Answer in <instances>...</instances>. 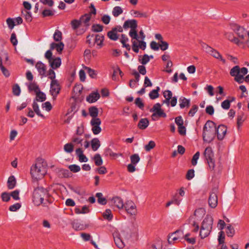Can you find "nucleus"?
I'll return each instance as SVG.
<instances>
[{"label": "nucleus", "mask_w": 249, "mask_h": 249, "mask_svg": "<svg viewBox=\"0 0 249 249\" xmlns=\"http://www.w3.org/2000/svg\"><path fill=\"white\" fill-rule=\"evenodd\" d=\"M234 100V98L232 97L231 100H225L221 103V107L224 109H229L230 107L231 103Z\"/></svg>", "instance_id": "58836bf2"}, {"label": "nucleus", "mask_w": 249, "mask_h": 249, "mask_svg": "<svg viewBox=\"0 0 249 249\" xmlns=\"http://www.w3.org/2000/svg\"><path fill=\"white\" fill-rule=\"evenodd\" d=\"M71 24L72 28L75 30L79 27L81 23L80 20L74 19L71 21Z\"/></svg>", "instance_id": "338daca9"}, {"label": "nucleus", "mask_w": 249, "mask_h": 249, "mask_svg": "<svg viewBox=\"0 0 249 249\" xmlns=\"http://www.w3.org/2000/svg\"><path fill=\"white\" fill-rule=\"evenodd\" d=\"M6 23L8 25L9 28L11 30L13 29L16 25L15 21L13 18H8L6 19Z\"/></svg>", "instance_id": "680f3d73"}, {"label": "nucleus", "mask_w": 249, "mask_h": 249, "mask_svg": "<svg viewBox=\"0 0 249 249\" xmlns=\"http://www.w3.org/2000/svg\"><path fill=\"white\" fill-rule=\"evenodd\" d=\"M227 127L223 124L219 125L217 127H216V134L217 139L219 140H222L227 133Z\"/></svg>", "instance_id": "4468645a"}, {"label": "nucleus", "mask_w": 249, "mask_h": 249, "mask_svg": "<svg viewBox=\"0 0 249 249\" xmlns=\"http://www.w3.org/2000/svg\"><path fill=\"white\" fill-rule=\"evenodd\" d=\"M213 223V218L211 216L207 215L206 217L203 220L202 223V227H204V228L208 229L210 230L212 229Z\"/></svg>", "instance_id": "dca6fc26"}, {"label": "nucleus", "mask_w": 249, "mask_h": 249, "mask_svg": "<svg viewBox=\"0 0 249 249\" xmlns=\"http://www.w3.org/2000/svg\"><path fill=\"white\" fill-rule=\"evenodd\" d=\"M198 110V107L197 106L195 105L192 106V107L190 110L188 114L190 116L193 117L194 116L195 113L196 112V111Z\"/></svg>", "instance_id": "774afa93"}, {"label": "nucleus", "mask_w": 249, "mask_h": 249, "mask_svg": "<svg viewBox=\"0 0 249 249\" xmlns=\"http://www.w3.org/2000/svg\"><path fill=\"white\" fill-rule=\"evenodd\" d=\"M13 93L16 96H19L20 94V89L18 85L15 84L13 87Z\"/></svg>", "instance_id": "6e6d98bb"}, {"label": "nucleus", "mask_w": 249, "mask_h": 249, "mask_svg": "<svg viewBox=\"0 0 249 249\" xmlns=\"http://www.w3.org/2000/svg\"><path fill=\"white\" fill-rule=\"evenodd\" d=\"M208 203L210 207L212 208H214L217 206V196L215 193L212 192L210 194L208 199Z\"/></svg>", "instance_id": "f3484780"}, {"label": "nucleus", "mask_w": 249, "mask_h": 249, "mask_svg": "<svg viewBox=\"0 0 249 249\" xmlns=\"http://www.w3.org/2000/svg\"><path fill=\"white\" fill-rule=\"evenodd\" d=\"M216 135V124L211 121H208L203 127V139L205 142H212Z\"/></svg>", "instance_id": "f03ea898"}, {"label": "nucleus", "mask_w": 249, "mask_h": 249, "mask_svg": "<svg viewBox=\"0 0 249 249\" xmlns=\"http://www.w3.org/2000/svg\"><path fill=\"white\" fill-rule=\"evenodd\" d=\"M93 160L96 166H100L103 164V160L100 155L99 154H96L94 155Z\"/></svg>", "instance_id": "a19ab883"}, {"label": "nucleus", "mask_w": 249, "mask_h": 249, "mask_svg": "<svg viewBox=\"0 0 249 249\" xmlns=\"http://www.w3.org/2000/svg\"><path fill=\"white\" fill-rule=\"evenodd\" d=\"M91 6L93 8V10L90 12L82 16L80 19L81 24H83L84 26L86 27L89 26V21L91 19V14H96V9L95 7L92 4Z\"/></svg>", "instance_id": "9b49d317"}, {"label": "nucleus", "mask_w": 249, "mask_h": 249, "mask_svg": "<svg viewBox=\"0 0 249 249\" xmlns=\"http://www.w3.org/2000/svg\"><path fill=\"white\" fill-rule=\"evenodd\" d=\"M111 205L116 207L119 209H122L124 207V204L122 198L118 196L114 197L111 200Z\"/></svg>", "instance_id": "a211bd4d"}, {"label": "nucleus", "mask_w": 249, "mask_h": 249, "mask_svg": "<svg viewBox=\"0 0 249 249\" xmlns=\"http://www.w3.org/2000/svg\"><path fill=\"white\" fill-rule=\"evenodd\" d=\"M36 68L42 77L46 76V67L44 64L41 61H38L36 64Z\"/></svg>", "instance_id": "2eb2a0df"}, {"label": "nucleus", "mask_w": 249, "mask_h": 249, "mask_svg": "<svg viewBox=\"0 0 249 249\" xmlns=\"http://www.w3.org/2000/svg\"><path fill=\"white\" fill-rule=\"evenodd\" d=\"M130 13L134 18H147L148 16L146 13L134 10H131Z\"/></svg>", "instance_id": "b1692460"}, {"label": "nucleus", "mask_w": 249, "mask_h": 249, "mask_svg": "<svg viewBox=\"0 0 249 249\" xmlns=\"http://www.w3.org/2000/svg\"><path fill=\"white\" fill-rule=\"evenodd\" d=\"M47 172L46 165L42 160H37L36 162L31 167L30 173L33 178L38 179L42 178Z\"/></svg>", "instance_id": "7ed1b4c3"}, {"label": "nucleus", "mask_w": 249, "mask_h": 249, "mask_svg": "<svg viewBox=\"0 0 249 249\" xmlns=\"http://www.w3.org/2000/svg\"><path fill=\"white\" fill-rule=\"evenodd\" d=\"M89 111L90 116L92 117V119L98 118V109L96 107L93 106L89 107Z\"/></svg>", "instance_id": "7c9ffc66"}, {"label": "nucleus", "mask_w": 249, "mask_h": 249, "mask_svg": "<svg viewBox=\"0 0 249 249\" xmlns=\"http://www.w3.org/2000/svg\"><path fill=\"white\" fill-rule=\"evenodd\" d=\"M160 90L159 87H157L156 89H153L149 93V97L151 99L154 100L159 97V91Z\"/></svg>", "instance_id": "2f4dec72"}, {"label": "nucleus", "mask_w": 249, "mask_h": 249, "mask_svg": "<svg viewBox=\"0 0 249 249\" xmlns=\"http://www.w3.org/2000/svg\"><path fill=\"white\" fill-rule=\"evenodd\" d=\"M84 139L82 138V136L78 135H73L71 138V142L72 143L74 146L77 147H81L83 145V141Z\"/></svg>", "instance_id": "aec40b11"}, {"label": "nucleus", "mask_w": 249, "mask_h": 249, "mask_svg": "<svg viewBox=\"0 0 249 249\" xmlns=\"http://www.w3.org/2000/svg\"><path fill=\"white\" fill-rule=\"evenodd\" d=\"M74 145L71 142L65 144L64 146V151L68 153H71L73 151Z\"/></svg>", "instance_id": "e433bc0d"}, {"label": "nucleus", "mask_w": 249, "mask_h": 249, "mask_svg": "<svg viewBox=\"0 0 249 249\" xmlns=\"http://www.w3.org/2000/svg\"><path fill=\"white\" fill-rule=\"evenodd\" d=\"M195 176V171L194 169H190L188 171L186 178L188 180L192 179Z\"/></svg>", "instance_id": "e2e57ef3"}, {"label": "nucleus", "mask_w": 249, "mask_h": 249, "mask_svg": "<svg viewBox=\"0 0 249 249\" xmlns=\"http://www.w3.org/2000/svg\"><path fill=\"white\" fill-rule=\"evenodd\" d=\"M179 106L180 108L188 107L190 105V100L181 96L179 98Z\"/></svg>", "instance_id": "5701e85b"}, {"label": "nucleus", "mask_w": 249, "mask_h": 249, "mask_svg": "<svg viewBox=\"0 0 249 249\" xmlns=\"http://www.w3.org/2000/svg\"><path fill=\"white\" fill-rule=\"evenodd\" d=\"M107 36L110 39L114 41H116L118 39L117 33L113 30H111L107 33Z\"/></svg>", "instance_id": "ea45409f"}, {"label": "nucleus", "mask_w": 249, "mask_h": 249, "mask_svg": "<svg viewBox=\"0 0 249 249\" xmlns=\"http://www.w3.org/2000/svg\"><path fill=\"white\" fill-rule=\"evenodd\" d=\"M50 195L48 190L43 187L36 188L33 194V201L36 206H39L43 203L44 201L50 202Z\"/></svg>", "instance_id": "f257e3e1"}, {"label": "nucleus", "mask_w": 249, "mask_h": 249, "mask_svg": "<svg viewBox=\"0 0 249 249\" xmlns=\"http://www.w3.org/2000/svg\"><path fill=\"white\" fill-rule=\"evenodd\" d=\"M61 88L57 80L52 81L50 84V92L53 100H55L59 93Z\"/></svg>", "instance_id": "1a4fd4ad"}, {"label": "nucleus", "mask_w": 249, "mask_h": 249, "mask_svg": "<svg viewBox=\"0 0 249 249\" xmlns=\"http://www.w3.org/2000/svg\"><path fill=\"white\" fill-rule=\"evenodd\" d=\"M184 236L183 231L181 230H177L168 235V242L169 244H173L177 241L182 239Z\"/></svg>", "instance_id": "6e6552de"}, {"label": "nucleus", "mask_w": 249, "mask_h": 249, "mask_svg": "<svg viewBox=\"0 0 249 249\" xmlns=\"http://www.w3.org/2000/svg\"><path fill=\"white\" fill-rule=\"evenodd\" d=\"M1 198L3 202H8L10 200L11 195L7 192H3L1 194Z\"/></svg>", "instance_id": "09e8293b"}, {"label": "nucleus", "mask_w": 249, "mask_h": 249, "mask_svg": "<svg viewBox=\"0 0 249 249\" xmlns=\"http://www.w3.org/2000/svg\"><path fill=\"white\" fill-rule=\"evenodd\" d=\"M149 122L147 118H142L140 120L139 123L138 124V127L140 129L143 130L147 127V126L149 125Z\"/></svg>", "instance_id": "393cba45"}, {"label": "nucleus", "mask_w": 249, "mask_h": 249, "mask_svg": "<svg viewBox=\"0 0 249 249\" xmlns=\"http://www.w3.org/2000/svg\"><path fill=\"white\" fill-rule=\"evenodd\" d=\"M149 61L150 56L146 54H144L142 58L140 60V62L143 65L146 64Z\"/></svg>", "instance_id": "bf43d9fd"}, {"label": "nucleus", "mask_w": 249, "mask_h": 249, "mask_svg": "<svg viewBox=\"0 0 249 249\" xmlns=\"http://www.w3.org/2000/svg\"><path fill=\"white\" fill-rule=\"evenodd\" d=\"M123 12L122 8L119 6L114 7L113 8L112 14L114 17H117Z\"/></svg>", "instance_id": "c9c22d12"}, {"label": "nucleus", "mask_w": 249, "mask_h": 249, "mask_svg": "<svg viewBox=\"0 0 249 249\" xmlns=\"http://www.w3.org/2000/svg\"><path fill=\"white\" fill-rule=\"evenodd\" d=\"M124 207L127 213L130 215H136L137 213V208L135 204L131 200L127 201L124 204Z\"/></svg>", "instance_id": "f8f14e48"}, {"label": "nucleus", "mask_w": 249, "mask_h": 249, "mask_svg": "<svg viewBox=\"0 0 249 249\" xmlns=\"http://www.w3.org/2000/svg\"><path fill=\"white\" fill-rule=\"evenodd\" d=\"M64 47V44L62 42H60L58 43H52L51 44V49H56L59 53L63 50Z\"/></svg>", "instance_id": "bb28decb"}, {"label": "nucleus", "mask_w": 249, "mask_h": 249, "mask_svg": "<svg viewBox=\"0 0 249 249\" xmlns=\"http://www.w3.org/2000/svg\"><path fill=\"white\" fill-rule=\"evenodd\" d=\"M163 95L165 99L163 101V103L166 104L168 106L170 104V100L172 97V92L169 90H165Z\"/></svg>", "instance_id": "a878e982"}, {"label": "nucleus", "mask_w": 249, "mask_h": 249, "mask_svg": "<svg viewBox=\"0 0 249 249\" xmlns=\"http://www.w3.org/2000/svg\"><path fill=\"white\" fill-rule=\"evenodd\" d=\"M69 169L73 173H77L80 171V167L76 164H71L69 166Z\"/></svg>", "instance_id": "8fccbe9b"}, {"label": "nucleus", "mask_w": 249, "mask_h": 249, "mask_svg": "<svg viewBox=\"0 0 249 249\" xmlns=\"http://www.w3.org/2000/svg\"><path fill=\"white\" fill-rule=\"evenodd\" d=\"M33 111L36 114V115L41 118L44 119L45 116L41 113L39 108V106L36 101H34L32 105Z\"/></svg>", "instance_id": "cd10ccee"}, {"label": "nucleus", "mask_w": 249, "mask_h": 249, "mask_svg": "<svg viewBox=\"0 0 249 249\" xmlns=\"http://www.w3.org/2000/svg\"><path fill=\"white\" fill-rule=\"evenodd\" d=\"M100 142L98 138H95L91 140V146L94 151H97L100 146Z\"/></svg>", "instance_id": "c85d7f7f"}, {"label": "nucleus", "mask_w": 249, "mask_h": 249, "mask_svg": "<svg viewBox=\"0 0 249 249\" xmlns=\"http://www.w3.org/2000/svg\"><path fill=\"white\" fill-rule=\"evenodd\" d=\"M130 159L131 161V163L135 164L136 165L140 160V156L138 154H134L133 155H132L130 157Z\"/></svg>", "instance_id": "4c0bfd02"}, {"label": "nucleus", "mask_w": 249, "mask_h": 249, "mask_svg": "<svg viewBox=\"0 0 249 249\" xmlns=\"http://www.w3.org/2000/svg\"><path fill=\"white\" fill-rule=\"evenodd\" d=\"M244 115L243 114L237 116V126H238V128H239L240 126H241L243 123L244 122Z\"/></svg>", "instance_id": "0e129e2a"}, {"label": "nucleus", "mask_w": 249, "mask_h": 249, "mask_svg": "<svg viewBox=\"0 0 249 249\" xmlns=\"http://www.w3.org/2000/svg\"><path fill=\"white\" fill-rule=\"evenodd\" d=\"M42 107L47 111H50L52 109V106L50 102H46L42 104Z\"/></svg>", "instance_id": "052dcab7"}, {"label": "nucleus", "mask_w": 249, "mask_h": 249, "mask_svg": "<svg viewBox=\"0 0 249 249\" xmlns=\"http://www.w3.org/2000/svg\"><path fill=\"white\" fill-rule=\"evenodd\" d=\"M205 159L208 164L209 169L211 171H214L215 166V160L214 159V153L210 146L207 147L204 152Z\"/></svg>", "instance_id": "39448f33"}, {"label": "nucleus", "mask_w": 249, "mask_h": 249, "mask_svg": "<svg viewBox=\"0 0 249 249\" xmlns=\"http://www.w3.org/2000/svg\"><path fill=\"white\" fill-rule=\"evenodd\" d=\"M205 214V211L203 208L196 209L194 212V215L198 218H201Z\"/></svg>", "instance_id": "de8ad7c7"}, {"label": "nucleus", "mask_w": 249, "mask_h": 249, "mask_svg": "<svg viewBox=\"0 0 249 249\" xmlns=\"http://www.w3.org/2000/svg\"><path fill=\"white\" fill-rule=\"evenodd\" d=\"M156 146L155 142L153 141H150L148 143L144 146V149L146 151H150Z\"/></svg>", "instance_id": "603ef678"}, {"label": "nucleus", "mask_w": 249, "mask_h": 249, "mask_svg": "<svg viewBox=\"0 0 249 249\" xmlns=\"http://www.w3.org/2000/svg\"><path fill=\"white\" fill-rule=\"evenodd\" d=\"M21 207V205L17 203L10 206L9 210L11 212H16L17 210L20 209Z\"/></svg>", "instance_id": "69168bd1"}, {"label": "nucleus", "mask_w": 249, "mask_h": 249, "mask_svg": "<svg viewBox=\"0 0 249 249\" xmlns=\"http://www.w3.org/2000/svg\"><path fill=\"white\" fill-rule=\"evenodd\" d=\"M103 30V26L100 24H93L92 26V30L94 32H100Z\"/></svg>", "instance_id": "5fc2aeb1"}, {"label": "nucleus", "mask_w": 249, "mask_h": 249, "mask_svg": "<svg viewBox=\"0 0 249 249\" xmlns=\"http://www.w3.org/2000/svg\"><path fill=\"white\" fill-rule=\"evenodd\" d=\"M85 69L87 70V72L91 78H94L96 77L97 73L95 71L89 67H86Z\"/></svg>", "instance_id": "13d9d810"}, {"label": "nucleus", "mask_w": 249, "mask_h": 249, "mask_svg": "<svg viewBox=\"0 0 249 249\" xmlns=\"http://www.w3.org/2000/svg\"><path fill=\"white\" fill-rule=\"evenodd\" d=\"M36 101L42 102L44 101L46 99V95L44 93L40 91V90L36 93Z\"/></svg>", "instance_id": "f704fd0d"}, {"label": "nucleus", "mask_w": 249, "mask_h": 249, "mask_svg": "<svg viewBox=\"0 0 249 249\" xmlns=\"http://www.w3.org/2000/svg\"><path fill=\"white\" fill-rule=\"evenodd\" d=\"M103 217L105 219L110 221L112 219L113 215L110 209H107L103 213Z\"/></svg>", "instance_id": "c03bdc74"}, {"label": "nucleus", "mask_w": 249, "mask_h": 249, "mask_svg": "<svg viewBox=\"0 0 249 249\" xmlns=\"http://www.w3.org/2000/svg\"><path fill=\"white\" fill-rule=\"evenodd\" d=\"M50 65L53 69H55L60 67L61 60L60 57H53L49 61Z\"/></svg>", "instance_id": "4be33fe9"}, {"label": "nucleus", "mask_w": 249, "mask_h": 249, "mask_svg": "<svg viewBox=\"0 0 249 249\" xmlns=\"http://www.w3.org/2000/svg\"><path fill=\"white\" fill-rule=\"evenodd\" d=\"M114 242L115 243L116 245L120 249H122L124 247V242L119 237L115 238Z\"/></svg>", "instance_id": "4d7b16f0"}, {"label": "nucleus", "mask_w": 249, "mask_h": 249, "mask_svg": "<svg viewBox=\"0 0 249 249\" xmlns=\"http://www.w3.org/2000/svg\"><path fill=\"white\" fill-rule=\"evenodd\" d=\"M53 38L55 41H60L62 38V33L58 30H55Z\"/></svg>", "instance_id": "a18cd8bd"}, {"label": "nucleus", "mask_w": 249, "mask_h": 249, "mask_svg": "<svg viewBox=\"0 0 249 249\" xmlns=\"http://www.w3.org/2000/svg\"><path fill=\"white\" fill-rule=\"evenodd\" d=\"M201 46L203 50L207 53L211 54L215 58L220 60L223 62V63H226V60L223 58L220 53L216 50L212 48L211 47L204 43H202Z\"/></svg>", "instance_id": "423d86ee"}, {"label": "nucleus", "mask_w": 249, "mask_h": 249, "mask_svg": "<svg viewBox=\"0 0 249 249\" xmlns=\"http://www.w3.org/2000/svg\"><path fill=\"white\" fill-rule=\"evenodd\" d=\"M105 156H109L112 157H115L118 155L117 154L114 153L112 150L109 148L105 149L104 151Z\"/></svg>", "instance_id": "864d4df0"}, {"label": "nucleus", "mask_w": 249, "mask_h": 249, "mask_svg": "<svg viewBox=\"0 0 249 249\" xmlns=\"http://www.w3.org/2000/svg\"><path fill=\"white\" fill-rule=\"evenodd\" d=\"M96 197H97L98 202L101 205H106L107 203V200L103 197V194L102 193H97L96 194Z\"/></svg>", "instance_id": "473e14b6"}, {"label": "nucleus", "mask_w": 249, "mask_h": 249, "mask_svg": "<svg viewBox=\"0 0 249 249\" xmlns=\"http://www.w3.org/2000/svg\"><path fill=\"white\" fill-rule=\"evenodd\" d=\"M90 124L91 126V131L94 135H98L101 132L102 128L100 127L101 121L100 119H92L90 120Z\"/></svg>", "instance_id": "9d476101"}, {"label": "nucleus", "mask_w": 249, "mask_h": 249, "mask_svg": "<svg viewBox=\"0 0 249 249\" xmlns=\"http://www.w3.org/2000/svg\"><path fill=\"white\" fill-rule=\"evenodd\" d=\"M16 184V179L14 176L9 177L7 181V187L9 189L14 188Z\"/></svg>", "instance_id": "c756f323"}, {"label": "nucleus", "mask_w": 249, "mask_h": 249, "mask_svg": "<svg viewBox=\"0 0 249 249\" xmlns=\"http://www.w3.org/2000/svg\"><path fill=\"white\" fill-rule=\"evenodd\" d=\"M226 233L228 236L232 237L235 234V230L231 225L227 226L226 228Z\"/></svg>", "instance_id": "37998d69"}, {"label": "nucleus", "mask_w": 249, "mask_h": 249, "mask_svg": "<svg viewBox=\"0 0 249 249\" xmlns=\"http://www.w3.org/2000/svg\"><path fill=\"white\" fill-rule=\"evenodd\" d=\"M94 42L93 44H96V48L98 49L101 48L103 46V42L104 40V36L102 35H96L94 36L93 38Z\"/></svg>", "instance_id": "412c9836"}, {"label": "nucleus", "mask_w": 249, "mask_h": 249, "mask_svg": "<svg viewBox=\"0 0 249 249\" xmlns=\"http://www.w3.org/2000/svg\"><path fill=\"white\" fill-rule=\"evenodd\" d=\"M150 111L153 113L151 117L154 121L157 120L158 117H162L165 118L166 117V113L161 109V105L159 103L155 104L153 107L150 109Z\"/></svg>", "instance_id": "0eeeda50"}, {"label": "nucleus", "mask_w": 249, "mask_h": 249, "mask_svg": "<svg viewBox=\"0 0 249 249\" xmlns=\"http://www.w3.org/2000/svg\"><path fill=\"white\" fill-rule=\"evenodd\" d=\"M239 67L238 66H235L233 67L230 71V73L231 76L235 77L239 75Z\"/></svg>", "instance_id": "79ce46f5"}, {"label": "nucleus", "mask_w": 249, "mask_h": 249, "mask_svg": "<svg viewBox=\"0 0 249 249\" xmlns=\"http://www.w3.org/2000/svg\"><path fill=\"white\" fill-rule=\"evenodd\" d=\"M162 244L161 241H158L156 243L153 244L150 247L149 249H162Z\"/></svg>", "instance_id": "3c124183"}, {"label": "nucleus", "mask_w": 249, "mask_h": 249, "mask_svg": "<svg viewBox=\"0 0 249 249\" xmlns=\"http://www.w3.org/2000/svg\"><path fill=\"white\" fill-rule=\"evenodd\" d=\"M212 230L201 227L199 235L201 238L207 237L210 233Z\"/></svg>", "instance_id": "72a5a7b5"}, {"label": "nucleus", "mask_w": 249, "mask_h": 249, "mask_svg": "<svg viewBox=\"0 0 249 249\" xmlns=\"http://www.w3.org/2000/svg\"><path fill=\"white\" fill-rule=\"evenodd\" d=\"M28 89L29 90L34 91L36 93L40 90L38 86L35 83H30L28 85Z\"/></svg>", "instance_id": "49530a36"}, {"label": "nucleus", "mask_w": 249, "mask_h": 249, "mask_svg": "<svg viewBox=\"0 0 249 249\" xmlns=\"http://www.w3.org/2000/svg\"><path fill=\"white\" fill-rule=\"evenodd\" d=\"M232 30L241 39H244L246 32L245 29L236 24H233L231 26Z\"/></svg>", "instance_id": "ddd939ff"}, {"label": "nucleus", "mask_w": 249, "mask_h": 249, "mask_svg": "<svg viewBox=\"0 0 249 249\" xmlns=\"http://www.w3.org/2000/svg\"><path fill=\"white\" fill-rule=\"evenodd\" d=\"M100 97V95L98 91L93 92L87 97L86 100L89 103H93L96 102Z\"/></svg>", "instance_id": "6ab92c4d"}, {"label": "nucleus", "mask_w": 249, "mask_h": 249, "mask_svg": "<svg viewBox=\"0 0 249 249\" xmlns=\"http://www.w3.org/2000/svg\"><path fill=\"white\" fill-rule=\"evenodd\" d=\"M138 24L137 21L136 19H128L126 20L123 25V28L124 29L130 28L129 32V36L132 39L138 40V35L136 31Z\"/></svg>", "instance_id": "20e7f679"}]
</instances>
